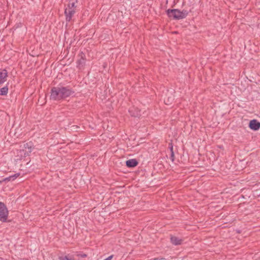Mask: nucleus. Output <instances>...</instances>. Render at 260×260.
<instances>
[{"label":"nucleus","instance_id":"1","mask_svg":"<svg viewBox=\"0 0 260 260\" xmlns=\"http://www.w3.org/2000/svg\"><path fill=\"white\" fill-rule=\"evenodd\" d=\"M50 93V100L60 101L73 96L75 91L70 86H64L61 84H59L57 86L52 87Z\"/></svg>","mask_w":260,"mask_h":260},{"label":"nucleus","instance_id":"2","mask_svg":"<svg viewBox=\"0 0 260 260\" xmlns=\"http://www.w3.org/2000/svg\"><path fill=\"white\" fill-rule=\"evenodd\" d=\"M166 12L169 18L175 20L184 19L186 17L189 13V12L186 10L183 9L182 11H180L177 9H169L166 10Z\"/></svg>","mask_w":260,"mask_h":260},{"label":"nucleus","instance_id":"3","mask_svg":"<svg viewBox=\"0 0 260 260\" xmlns=\"http://www.w3.org/2000/svg\"><path fill=\"white\" fill-rule=\"evenodd\" d=\"M8 210L5 204L0 202V221L5 222L7 221L8 216Z\"/></svg>","mask_w":260,"mask_h":260},{"label":"nucleus","instance_id":"4","mask_svg":"<svg viewBox=\"0 0 260 260\" xmlns=\"http://www.w3.org/2000/svg\"><path fill=\"white\" fill-rule=\"evenodd\" d=\"M249 127L253 131H258L260 128V122L256 119H252L249 123Z\"/></svg>","mask_w":260,"mask_h":260},{"label":"nucleus","instance_id":"5","mask_svg":"<svg viewBox=\"0 0 260 260\" xmlns=\"http://www.w3.org/2000/svg\"><path fill=\"white\" fill-rule=\"evenodd\" d=\"M75 13V10L74 9L66 8L64 10V14L66 17V21L70 22Z\"/></svg>","mask_w":260,"mask_h":260},{"label":"nucleus","instance_id":"6","mask_svg":"<svg viewBox=\"0 0 260 260\" xmlns=\"http://www.w3.org/2000/svg\"><path fill=\"white\" fill-rule=\"evenodd\" d=\"M128 112L133 117H139L141 116L140 110L138 108L132 107L129 109Z\"/></svg>","mask_w":260,"mask_h":260},{"label":"nucleus","instance_id":"7","mask_svg":"<svg viewBox=\"0 0 260 260\" xmlns=\"http://www.w3.org/2000/svg\"><path fill=\"white\" fill-rule=\"evenodd\" d=\"M8 72L6 69L0 70V84L4 83L7 80Z\"/></svg>","mask_w":260,"mask_h":260},{"label":"nucleus","instance_id":"8","mask_svg":"<svg viewBox=\"0 0 260 260\" xmlns=\"http://www.w3.org/2000/svg\"><path fill=\"white\" fill-rule=\"evenodd\" d=\"M138 164L139 162L136 159H130L125 161L126 166L129 168L136 167Z\"/></svg>","mask_w":260,"mask_h":260},{"label":"nucleus","instance_id":"9","mask_svg":"<svg viewBox=\"0 0 260 260\" xmlns=\"http://www.w3.org/2000/svg\"><path fill=\"white\" fill-rule=\"evenodd\" d=\"M170 240L171 243L174 245H181L183 241L182 239H179V238L174 236H171Z\"/></svg>","mask_w":260,"mask_h":260},{"label":"nucleus","instance_id":"10","mask_svg":"<svg viewBox=\"0 0 260 260\" xmlns=\"http://www.w3.org/2000/svg\"><path fill=\"white\" fill-rule=\"evenodd\" d=\"M20 173H16L13 175L10 176L9 177H6L4 179V181L8 182L10 181H13L16 179L18 176H19Z\"/></svg>","mask_w":260,"mask_h":260},{"label":"nucleus","instance_id":"11","mask_svg":"<svg viewBox=\"0 0 260 260\" xmlns=\"http://www.w3.org/2000/svg\"><path fill=\"white\" fill-rule=\"evenodd\" d=\"M8 84V83L7 84ZM8 92V85L0 88V95H6Z\"/></svg>","mask_w":260,"mask_h":260},{"label":"nucleus","instance_id":"12","mask_svg":"<svg viewBox=\"0 0 260 260\" xmlns=\"http://www.w3.org/2000/svg\"><path fill=\"white\" fill-rule=\"evenodd\" d=\"M75 2H72V0H70L68 6V9H74L75 10L76 6H75V3L77 2V0H74Z\"/></svg>","mask_w":260,"mask_h":260},{"label":"nucleus","instance_id":"13","mask_svg":"<svg viewBox=\"0 0 260 260\" xmlns=\"http://www.w3.org/2000/svg\"><path fill=\"white\" fill-rule=\"evenodd\" d=\"M25 150H27L28 152H31L32 150L31 143H27L24 144Z\"/></svg>","mask_w":260,"mask_h":260},{"label":"nucleus","instance_id":"14","mask_svg":"<svg viewBox=\"0 0 260 260\" xmlns=\"http://www.w3.org/2000/svg\"><path fill=\"white\" fill-rule=\"evenodd\" d=\"M85 63V58H80L77 61V63H78V66H83V65H84Z\"/></svg>","mask_w":260,"mask_h":260},{"label":"nucleus","instance_id":"15","mask_svg":"<svg viewBox=\"0 0 260 260\" xmlns=\"http://www.w3.org/2000/svg\"><path fill=\"white\" fill-rule=\"evenodd\" d=\"M59 260H75L74 258L70 257L69 258L68 256L66 255L64 256H59Z\"/></svg>","mask_w":260,"mask_h":260},{"label":"nucleus","instance_id":"16","mask_svg":"<svg viewBox=\"0 0 260 260\" xmlns=\"http://www.w3.org/2000/svg\"><path fill=\"white\" fill-rule=\"evenodd\" d=\"M20 153H21V155H22V154L23 153L24 157H26V156L29 155V153L30 152H28V151L27 150L23 149L20 151Z\"/></svg>","mask_w":260,"mask_h":260},{"label":"nucleus","instance_id":"17","mask_svg":"<svg viewBox=\"0 0 260 260\" xmlns=\"http://www.w3.org/2000/svg\"><path fill=\"white\" fill-rule=\"evenodd\" d=\"M170 159L172 161H174L175 159V155H174V152L172 151L171 152V156H170Z\"/></svg>","mask_w":260,"mask_h":260},{"label":"nucleus","instance_id":"18","mask_svg":"<svg viewBox=\"0 0 260 260\" xmlns=\"http://www.w3.org/2000/svg\"><path fill=\"white\" fill-rule=\"evenodd\" d=\"M169 148L170 149L171 152L172 151H173V145L172 143H170L169 144Z\"/></svg>","mask_w":260,"mask_h":260},{"label":"nucleus","instance_id":"19","mask_svg":"<svg viewBox=\"0 0 260 260\" xmlns=\"http://www.w3.org/2000/svg\"><path fill=\"white\" fill-rule=\"evenodd\" d=\"M78 255L79 256H80L81 257H82V258H84V257H86L87 256V254H84V253L78 254Z\"/></svg>","mask_w":260,"mask_h":260},{"label":"nucleus","instance_id":"20","mask_svg":"<svg viewBox=\"0 0 260 260\" xmlns=\"http://www.w3.org/2000/svg\"><path fill=\"white\" fill-rule=\"evenodd\" d=\"M80 58H85V55L83 53H81Z\"/></svg>","mask_w":260,"mask_h":260}]
</instances>
